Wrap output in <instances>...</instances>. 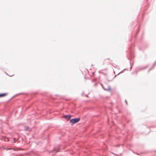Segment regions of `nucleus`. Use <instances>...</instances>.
I'll return each instance as SVG.
<instances>
[{
	"instance_id": "6",
	"label": "nucleus",
	"mask_w": 156,
	"mask_h": 156,
	"mask_svg": "<svg viewBox=\"0 0 156 156\" xmlns=\"http://www.w3.org/2000/svg\"><path fill=\"white\" fill-rule=\"evenodd\" d=\"M126 104H127V102L126 101Z\"/></svg>"
},
{
	"instance_id": "1",
	"label": "nucleus",
	"mask_w": 156,
	"mask_h": 156,
	"mask_svg": "<svg viewBox=\"0 0 156 156\" xmlns=\"http://www.w3.org/2000/svg\"><path fill=\"white\" fill-rule=\"evenodd\" d=\"M80 119L79 118L73 119L70 120V122L71 123L72 125H73L75 123L77 122Z\"/></svg>"
},
{
	"instance_id": "4",
	"label": "nucleus",
	"mask_w": 156,
	"mask_h": 156,
	"mask_svg": "<svg viewBox=\"0 0 156 156\" xmlns=\"http://www.w3.org/2000/svg\"><path fill=\"white\" fill-rule=\"evenodd\" d=\"M29 129V128L27 127H27H25V130H28Z\"/></svg>"
},
{
	"instance_id": "3",
	"label": "nucleus",
	"mask_w": 156,
	"mask_h": 156,
	"mask_svg": "<svg viewBox=\"0 0 156 156\" xmlns=\"http://www.w3.org/2000/svg\"><path fill=\"white\" fill-rule=\"evenodd\" d=\"M7 95V94H0V97H2L6 96Z\"/></svg>"
},
{
	"instance_id": "2",
	"label": "nucleus",
	"mask_w": 156,
	"mask_h": 156,
	"mask_svg": "<svg viewBox=\"0 0 156 156\" xmlns=\"http://www.w3.org/2000/svg\"><path fill=\"white\" fill-rule=\"evenodd\" d=\"M64 118L68 120H69L71 118V116L70 115H64L63 116Z\"/></svg>"
},
{
	"instance_id": "5",
	"label": "nucleus",
	"mask_w": 156,
	"mask_h": 156,
	"mask_svg": "<svg viewBox=\"0 0 156 156\" xmlns=\"http://www.w3.org/2000/svg\"><path fill=\"white\" fill-rule=\"evenodd\" d=\"M94 73H92V76H94Z\"/></svg>"
}]
</instances>
